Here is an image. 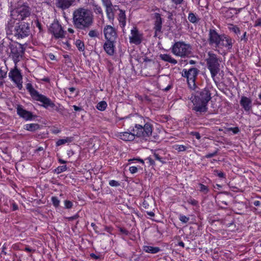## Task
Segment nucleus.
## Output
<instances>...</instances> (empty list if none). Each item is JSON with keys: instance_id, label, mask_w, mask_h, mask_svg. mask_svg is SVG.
<instances>
[{"instance_id": "nucleus-1", "label": "nucleus", "mask_w": 261, "mask_h": 261, "mask_svg": "<svg viewBox=\"0 0 261 261\" xmlns=\"http://www.w3.org/2000/svg\"><path fill=\"white\" fill-rule=\"evenodd\" d=\"M209 45L215 47V50L222 55L221 51H230L235 41L224 34H219L215 29L209 30L208 39Z\"/></svg>"}, {"instance_id": "nucleus-2", "label": "nucleus", "mask_w": 261, "mask_h": 261, "mask_svg": "<svg viewBox=\"0 0 261 261\" xmlns=\"http://www.w3.org/2000/svg\"><path fill=\"white\" fill-rule=\"evenodd\" d=\"M93 15L89 9L80 7L75 9L72 13V23L76 29L86 31L93 25Z\"/></svg>"}, {"instance_id": "nucleus-3", "label": "nucleus", "mask_w": 261, "mask_h": 261, "mask_svg": "<svg viewBox=\"0 0 261 261\" xmlns=\"http://www.w3.org/2000/svg\"><path fill=\"white\" fill-rule=\"evenodd\" d=\"M211 93L208 88H205L196 93L192 100L193 103L192 110L197 115L205 113L207 111V104L211 99Z\"/></svg>"}, {"instance_id": "nucleus-4", "label": "nucleus", "mask_w": 261, "mask_h": 261, "mask_svg": "<svg viewBox=\"0 0 261 261\" xmlns=\"http://www.w3.org/2000/svg\"><path fill=\"white\" fill-rule=\"evenodd\" d=\"M26 89L29 92L32 97L35 100L39 101L43 103V106L45 108L50 107L56 111H58V107L46 96L40 94L33 87L31 83H28L26 85Z\"/></svg>"}, {"instance_id": "nucleus-5", "label": "nucleus", "mask_w": 261, "mask_h": 261, "mask_svg": "<svg viewBox=\"0 0 261 261\" xmlns=\"http://www.w3.org/2000/svg\"><path fill=\"white\" fill-rule=\"evenodd\" d=\"M205 61L207 67L211 72V76L215 81L216 76L220 71L221 61L217 55L212 51L207 53Z\"/></svg>"}, {"instance_id": "nucleus-6", "label": "nucleus", "mask_w": 261, "mask_h": 261, "mask_svg": "<svg viewBox=\"0 0 261 261\" xmlns=\"http://www.w3.org/2000/svg\"><path fill=\"white\" fill-rule=\"evenodd\" d=\"M24 49L22 45L16 42H11L8 45L7 52L15 65L19 62L24 54Z\"/></svg>"}, {"instance_id": "nucleus-7", "label": "nucleus", "mask_w": 261, "mask_h": 261, "mask_svg": "<svg viewBox=\"0 0 261 261\" xmlns=\"http://www.w3.org/2000/svg\"><path fill=\"white\" fill-rule=\"evenodd\" d=\"M171 52L175 56L181 58L189 57L192 54V47L190 44H186L184 42L178 41L172 45Z\"/></svg>"}, {"instance_id": "nucleus-8", "label": "nucleus", "mask_w": 261, "mask_h": 261, "mask_svg": "<svg viewBox=\"0 0 261 261\" xmlns=\"http://www.w3.org/2000/svg\"><path fill=\"white\" fill-rule=\"evenodd\" d=\"M130 130L135 133L136 137L146 140L152 135V125L148 122L143 125L136 124Z\"/></svg>"}, {"instance_id": "nucleus-9", "label": "nucleus", "mask_w": 261, "mask_h": 261, "mask_svg": "<svg viewBox=\"0 0 261 261\" xmlns=\"http://www.w3.org/2000/svg\"><path fill=\"white\" fill-rule=\"evenodd\" d=\"M12 34L17 38L22 39L28 36L30 34V24L25 22H19L16 23L13 30H11Z\"/></svg>"}, {"instance_id": "nucleus-10", "label": "nucleus", "mask_w": 261, "mask_h": 261, "mask_svg": "<svg viewBox=\"0 0 261 261\" xmlns=\"http://www.w3.org/2000/svg\"><path fill=\"white\" fill-rule=\"evenodd\" d=\"M31 15V9L29 7L22 5L14 9L11 11L12 18L19 21L24 20Z\"/></svg>"}, {"instance_id": "nucleus-11", "label": "nucleus", "mask_w": 261, "mask_h": 261, "mask_svg": "<svg viewBox=\"0 0 261 261\" xmlns=\"http://www.w3.org/2000/svg\"><path fill=\"white\" fill-rule=\"evenodd\" d=\"M199 71L196 68H191L188 70L184 69L182 71V76L187 78L188 84L191 89L195 87V81Z\"/></svg>"}, {"instance_id": "nucleus-12", "label": "nucleus", "mask_w": 261, "mask_h": 261, "mask_svg": "<svg viewBox=\"0 0 261 261\" xmlns=\"http://www.w3.org/2000/svg\"><path fill=\"white\" fill-rule=\"evenodd\" d=\"M49 31L56 39L63 38L65 37V33L58 21L55 20L51 24Z\"/></svg>"}, {"instance_id": "nucleus-13", "label": "nucleus", "mask_w": 261, "mask_h": 261, "mask_svg": "<svg viewBox=\"0 0 261 261\" xmlns=\"http://www.w3.org/2000/svg\"><path fill=\"white\" fill-rule=\"evenodd\" d=\"M131 36H129V42L130 43L139 45L143 40V34L140 33L136 27H133L130 31Z\"/></svg>"}, {"instance_id": "nucleus-14", "label": "nucleus", "mask_w": 261, "mask_h": 261, "mask_svg": "<svg viewBox=\"0 0 261 261\" xmlns=\"http://www.w3.org/2000/svg\"><path fill=\"white\" fill-rule=\"evenodd\" d=\"M105 38L107 41H116L117 38L116 30L110 25H107L103 28Z\"/></svg>"}, {"instance_id": "nucleus-15", "label": "nucleus", "mask_w": 261, "mask_h": 261, "mask_svg": "<svg viewBox=\"0 0 261 261\" xmlns=\"http://www.w3.org/2000/svg\"><path fill=\"white\" fill-rule=\"evenodd\" d=\"M153 30L154 31V37H156L159 33H162L163 18L160 14L155 13L154 14Z\"/></svg>"}, {"instance_id": "nucleus-16", "label": "nucleus", "mask_w": 261, "mask_h": 261, "mask_svg": "<svg viewBox=\"0 0 261 261\" xmlns=\"http://www.w3.org/2000/svg\"><path fill=\"white\" fill-rule=\"evenodd\" d=\"M9 76L17 84V87L19 89L22 88V76L20 71L17 69H15L10 71L9 73Z\"/></svg>"}, {"instance_id": "nucleus-17", "label": "nucleus", "mask_w": 261, "mask_h": 261, "mask_svg": "<svg viewBox=\"0 0 261 261\" xmlns=\"http://www.w3.org/2000/svg\"><path fill=\"white\" fill-rule=\"evenodd\" d=\"M16 109L17 114L25 120H33L36 117L34 116L31 112L24 110L22 106L18 105Z\"/></svg>"}, {"instance_id": "nucleus-18", "label": "nucleus", "mask_w": 261, "mask_h": 261, "mask_svg": "<svg viewBox=\"0 0 261 261\" xmlns=\"http://www.w3.org/2000/svg\"><path fill=\"white\" fill-rule=\"evenodd\" d=\"M240 103L246 113H249L252 110V101L250 98L242 96L241 98Z\"/></svg>"}, {"instance_id": "nucleus-19", "label": "nucleus", "mask_w": 261, "mask_h": 261, "mask_svg": "<svg viewBox=\"0 0 261 261\" xmlns=\"http://www.w3.org/2000/svg\"><path fill=\"white\" fill-rule=\"evenodd\" d=\"M116 41H106L103 44L105 51L109 55L112 56L114 54L115 43Z\"/></svg>"}, {"instance_id": "nucleus-20", "label": "nucleus", "mask_w": 261, "mask_h": 261, "mask_svg": "<svg viewBox=\"0 0 261 261\" xmlns=\"http://www.w3.org/2000/svg\"><path fill=\"white\" fill-rule=\"evenodd\" d=\"M130 132H122L119 133L118 137L120 139L125 141H133L136 137V135L133 132L130 130Z\"/></svg>"}, {"instance_id": "nucleus-21", "label": "nucleus", "mask_w": 261, "mask_h": 261, "mask_svg": "<svg viewBox=\"0 0 261 261\" xmlns=\"http://www.w3.org/2000/svg\"><path fill=\"white\" fill-rule=\"evenodd\" d=\"M172 87V84L168 77H166L160 84V88L164 91H168Z\"/></svg>"}, {"instance_id": "nucleus-22", "label": "nucleus", "mask_w": 261, "mask_h": 261, "mask_svg": "<svg viewBox=\"0 0 261 261\" xmlns=\"http://www.w3.org/2000/svg\"><path fill=\"white\" fill-rule=\"evenodd\" d=\"M75 0H57V6L62 9L69 8L74 2Z\"/></svg>"}, {"instance_id": "nucleus-23", "label": "nucleus", "mask_w": 261, "mask_h": 261, "mask_svg": "<svg viewBox=\"0 0 261 261\" xmlns=\"http://www.w3.org/2000/svg\"><path fill=\"white\" fill-rule=\"evenodd\" d=\"M159 57L164 61L168 62L173 65H175L177 63V60L173 58L170 55L161 54Z\"/></svg>"}, {"instance_id": "nucleus-24", "label": "nucleus", "mask_w": 261, "mask_h": 261, "mask_svg": "<svg viewBox=\"0 0 261 261\" xmlns=\"http://www.w3.org/2000/svg\"><path fill=\"white\" fill-rule=\"evenodd\" d=\"M118 19L119 24L121 28H124L126 24V16L125 11L120 9L119 10V14L118 15Z\"/></svg>"}, {"instance_id": "nucleus-25", "label": "nucleus", "mask_w": 261, "mask_h": 261, "mask_svg": "<svg viewBox=\"0 0 261 261\" xmlns=\"http://www.w3.org/2000/svg\"><path fill=\"white\" fill-rule=\"evenodd\" d=\"M40 128V125L38 123H30L27 124L24 126V129L30 131L34 132Z\"/></svg>"}, {"instance_id": "nucleus-26", "label": "nucleus", "mask_w": 261, "mask_h": 261, "mask_svg": "<svg viewBox=\"0 0 261 261\" xmlns=\"http://www.w3.org/2000/svg\"><path fill=\"white\" fill-rule=\"evenodd\" d=\"M144 250L146 252L154 254L159 252L161 250V249L158 247L145 246H144Z\"/></svg>"}, {"instance_id": "nucleus-27", "label": "nucleus", "mask_w": 261, "mask_h": 261, "mask_svg": "<svg viewBox=\"0 0 261 261\" xmlns=\"http://www.w3.org/2000/svg\"><path fill=\"white\" fill-rule=\"evenodd\" d=\"M73 141V137H66L64 139H59L56 142V146H59L62 145H64L66 143H69Z\"/></svg>"}, {"instance_id": "nucleus-28", "label": "nucleus", "mask_w": 261, "mask_h": 261, "mask_svg": "<svg viewBox=\"0 0 261 261\" xmlns=\"http://www.w3.org/2000/svg\"><path fill=\"white\" fill-rule=\"evenodd\" d=\"M188 18L190 22L193 23H197L199 21V19L193 12H190L189 13Z\"/></svg>"}, {"instance_id": "nucleus-29", "label": "nucleus", "mask_w": 261, "mask_h": 261, "mask_svg": "<svg viewBox=\"0 0 261 261\" xmlns=\"http://www.w3.org/2000/svg\"><path fill=\"white\" fill-rule=\"evenodd\" d=\"M228 29L230 31L233 32L234 34L238 35L240 34L241 31L237 25H234L232 24H229Z\"/></svg>"}, {"instance_id": "nucleus-30", "label": "nucleus", "mask_w": 261, "mask_h": 261, "mask_svg": "<svg viewBox=\"0 0 261 261\" xmlns=\"http://www.w3.org/2000/svg\"><path fill=\"white\" fill-rule=\"evenodd\" d=\"M107 107V102L105 101H101L97 103L96 108L98 110L103 111L106 109Z\"/></svg>"}, {"instance_id": "nucleus-31", "label": "nucleus", "mask_w": 261, "mask_h": 261, "mask_svg": "<svg viewBox=\"0 0 261 261\" xmlns=\"http://www.w3.org/2000/svg\"><path fill=\"white\" fill-rule=\"evenodd\" d=\"M75 45L80 51H84L85 49V45L84 42L80 39L76 40L75 41Z\"/></svg>"}, {"instance_id": "nucleus-32", "label": "nucleus", "mask_w": 261, "mask_h": 261, "mask_svg": "<svg viewBox=\"0 0 261 261\" xmlns=\"http://www.w3.org/2000/svg\"><path fill=\"white\" fill-rule=\"evenodd\" d=\"M93 9L96 14H102V10L100 6L95 3L92 4Z\"/></svg>"}, {"instance_id": "nucleus-33", "label": "nucleus", "mask_w": 261, "mask_h": 261, "mask_svg": "<svg viewBox=\"0 0 261 261\" xmlns=\"http://www.w3.org/2000/svg\"><path fill=\"white\" fill-rule=\"evenodd\" d=\"M199 191L204 194H207L209 192V189L207 186H206L201 183L199 184Z\"/></svg>"}, {"instance_id": "nucleus-34", "label": "nucleus", "mask_w": 261, "mask_h": 261, "mask_svg": "<svg viewBox=\"0 0 261 261\" xmlns=\"http://www.w3.org/2000/svg\"><path fill=\"white\" fill-rule=\"evenodd\" d=\"M88 35L91 38L98 37L99 33L96 30H91L89 32Z\"/></svg>"}, {"instance_id": "nucleus-35", "label": "nucleus", "mask_w": 261, "mask_h": 261, "mask_svg": "<svg viewBox=\"0 0 261 261\" xmlns=\"http://www.w3.org/2000/svg\"><path fill=\"white\" fill-rule=\"evenodd\" d=\"M67 168L66 165H63L61 166H59L58 168H57L55 169V172L57 174L61 173V172H63L67 170Z\"/></svg>"}, {"instance_id": "nucleus-36", "label": "nucleus", "mask_w": 261, "mask_h": 261, "mask_svg": "<svg viewBox=\"0 0 261 261\" xmlns=\"http://www.w3.org/2000/svg\"><path fill=\"white\" fill-rule=\"evenodd\" d=\"M214 174L218 176L220 178H225V175L224 172L218 170H215L214 171Z\"/></svg>"}, {"instance_id": "nucleus-37", "label": "nucleus", "mask_w": 261, "mask_h": 261, "mask_svg": "<svg viewBox=\"0 0 261 261\" xmlns=\"http://www.w3.org/2000/svg\"><path fill=\"white\" fill-rule=\"evenodd\" d=\"M51 201L53 202V205L57 207L59 206L60 204V200L57 197L54 196L51 197Z\"/></svg>"}, {"instance_id": "nucleus-38", "label": "nucleus", "mask_w": 261, "mask_h": 261, "mask_svg": "<svg viewBox=\"0 0 261 261\" xmlns=\"http://www.w3.org/2000/svg\"><path fill=\"white\" fill-rule=\"evenodd\" d=\"M179 219L182 223H186L189 221L190 218L189 217H188L185 215H180L179 217Z\"/></svg>"}, {"instance_id": "nucleus-39", "label": "nucleus", "mask_w": 261, "mask_h": 261, "mask_svg": "<svg viewBox=\"0 0 261 261\" xmlns=\"http://www.w3.org/2000/svg\"><path fill=\"white\" fill-rule=\"evenodd\" d=\"M102 4L106 7H108L109 6H113L112 3L110 0H101Z\"/></svg>"}, {"instance_id": "nucleus-40", "label": "nucleus", "mask_w": 261, "mask_h": 261, "mask_svg": "<svg viewBox=\"0 0 261 261\" xmlns=\"http://www.w3.org/2000/svg\"><path fill=\"white\" fill-rule=\"evenodd\" d=\"M65 206L66 208H70L72 207L73 204L72 202L69 200H66L64 201Z\"/></svg>"}, {"instance_id": "nucleus-41", "label": "nucleus", "mask_w": 261, "mask_h": 261, "mask_svg": "<svg viewBox=\"0 0 261 261\" xmlns=\"http://www.w3.org/2000/svg\"><path fill=\"white\" fill-rule=\"evenodd\" d=\"M109 185L112 187H118L120 185V184L117 181L111 180L109 182Z\"/></svg>"}, {"instance_id": "nucleus-42", "label": "nucleus", "mask_w": 261, "mask_h": 261, "mask_svg": "<svg viewBox=\"0 0 261 261\" xmlns=\"http://www.w3.org/2000/svg\"><path fill=\"white\" fill-rule=\"evenodd\" d=\"M217 153H218V149H217L216 150H215L214 152H213L212 153L207 154L206 155H205V157L206 158H212V157L216 155L217 154Z\"/></svg>"}, {"instance_id": "nucleus-43", "label": "nucleus", "mask_w": 261, "mask_h": 261, "mask_svg": "<svg viewBox=\"0 0 261 261\" xmlns=\"http://www.w3.org/2000/svg\"><path fill=\"white\" fill-rule=\"evenodd\" d=\"M190 134L193 135V136H195V138L198 140H199L201 138V136L198 132H191Z\"/></svg>"}, {"instance_id": "nucleus-44", "label": "nucleus", "mask_w": 261, "mask_h": 261, "mask_svg": "<svg viewBox=\"0 0 261 261\" xmlns=\"http://www.w3.org/2000/svg\"><path fill=\"white\" fill-rule=\"evenodd\" d=\"M229 131H232L234 134H238L240 130L238 127H230L228 128Z\"/></svg>"}, {"instance_id": "nucleus-45", "label": "nucleus", "mask_w": 261, "mask_h": 261, "mask_svg": "<svg viewBox=\"0 0 261 261\" xmlns=\"http://www.w3.org/2000/svg\"><path fill=\"white\" fill-rule=\"evenodd\" d=\"M129 170L131 173L134 174L138 171V168L135 166H132L129 167Z\"/></svg>"}, {"instance_id": "nucleus-46", "label": "nucleus", "mask_w": 261, "mask_h": 261, "mask_svg": "<svg viewBox=\"0 0 261 261\" xmlns=\"http://www.w3.org/2000/svg\"><path fill=\"white\" fill-rule=\"evenodd\" d=\"M7 72L4 70H2L0 68V80H3L6 76Z\"/></svg>"}, {"instance_id": "nucleus-47", "label": "nucleus", "mask_w": 261, "mask_h": 261, "mask_svg": "<svg viewBox=\"0 0 261 261\" xmlns=\"http://www.w3.org/2000/svg\"><path fill=\"white\" fill-rule=\"evenodd\" d=\"M234 223L233 219H232L231 221H230V222H227V219L225 218L224 220V224H225L226 226L229 227L231 225H232Z\"/></svg>"}, {"instance_id": "nucleus-48", "label": "nucleus", "mask_w": 261, "mask_h": 261, "mask_svg": "<svg viewBox=\"0 0 261 261\" xmlns=\"http://www.w3.org/2000/svg\"><path fill=\"white\" fill-rule=\"evenodd\" d=\"M119 231L123 234H124L125 235H128V233H129V232L127 230H126L125 228H122V227H120L119 228Z\"/></svg>"}, {"instance_id": "nucleus-49", "label": "nucleus", "mask_w": 261, "mask_h": 261, "mask_svg": "<svg viewBox=\"0 0 261 261\" xmlns=\"http://www.w3.org/2000/svg\"><path fill=\"white\" fill-rule=\"evenodd\" d=\"M176 150L179 151H184L186 150V147L184 145H179L178 147L176 148Z\"/></svg>"}, {"instance_id": "nucleus-50", "label": "nucleus", "mask_w": 261, "mask_h": 261, "mask_svg": "<svg viewBox=\"0 0 261 261\" xmlns=\"http://www.w3.org/2000/svg\"><path fill=\"white\" fill-rule=\"evenodd\" d=\"M107 17L110 20H113L114 18V13H107Z\"/></svg>"}, {"instance_id": "nucleus-51", "label": "nucleus", "mask_w": 261, "mask_h": 261, "mask_svg": "<svg viewBox=\"0 0 261 261\" xmlns=\"http://www.w3.org/2000/svg\"><path fill=\"white\" fill-rule=\"evenodd\" d=\"M153 156L154 157L155 160H157L160 161L161 162H163V161L162 160V158L158 153H154L153 154Z\"/></svg>"}, {"instance_id": "nucleus-52", "label": "nucleus", "mask_w": 261, "mask_h": 261, "mask_svg": "<svg viewBox=\"0 0 261 261\" xmlns=\"http://www.w3.org/2000/svg\"><path fill=\"white\" fill-rule=\"evenodd\" d=\"M90 256H91V258H94L95 259H98L100 258L99 255H97L93 253H91L90 254Z\"/></svg>"}, {"instance_id": "nucleus-53", "label": "nucleus", "mask_w": 261, "mask_h": 261, "mask_svg": "<svg viewBox=\"0 0 261 261\" xmlns=\"http://www.w3.org/2000/svg\"><path fill=\"white\" fill-rule=\"evenodd\" d=\"M171 1L174 4L177 5L181 4L183 2L184 0H171Z\"/></svg>"}, {"instance_id": "nucleus-54", "label": "nucleus", "mask_w": 261, "mask_h": 261, "mask_svg": "<svg viewBox=\"0 0 261 261\" xmlns=\"http://www.w3.org/2000/svg\"><path fill=\"white\" fill-rule=\"evenodd\" d=\"M106 13H113L112 6H110V7L109 6L108 7H106Z\"/></svg>"}, {"instance_id": "nucleus-55", "label": "nucleus", "mask_w": 261, "mask_h": 261, "mask_svg": "<svg viewBox=\"0 0 261 261\" xmlns=\"http://www.w3.org/2000/svg\"><path fill=\"white\" fill-rule=\"evenodd\" d=\"M261 25V18H258L255 22V26Z\"/></svg>"}, {"instance_id": "nucleus-56", "label": "nucleus", "mask_w": 261, "mask_h": 261, "mask_svg": "<svg viewBox=\"0 0 261 261\" xmlns=\"http://www.w3.org/2000/svg\"><path fill=\"white\" fill-rule=\"evenodd\" d=\"M73 108L75 111H81L83 110L82 107H80L75 105L73 106Z\"/></svg>"}, {"instance_id": "nucleus-57", "label": "nucleus", "mask_w": 261, "mask_h": 261, "mask_svg": "<svg viewBox=\"0 0 261 261\" xmlns=\"http://www.w3.org/2000/svg\"><path fill=\"white\" fill-rule=\"evenodd\" d=\"M52 133L57 134L60 132V130L58 128H54L51 130Z\"/></svg>"}, {"instance_id": "nucleus-58", "label": "nucleus", "mask_w": 261, "mask_h": 261, "mask_svg": "<svg viewBox=\"0 0 261 261\" xmlns=\"http://www.w3.org/2000/svg\"><path fill=\"white\" fill-rule=\"evenodd\" d=\"M18 210V205L15 203H12V210L16 211Z\"/></svg>"}, {"instance_id": "nucleus-59", "label": "nucleus", "mask_w": 261, "mask_h": 261, "mask_svg": "<svg viewBox=\"0 0 261 261\" xmlns=\"http://www.w3.org/2000/svg\"><path fill=\"white\" fill-rule=\"evenodd\" d=\"M36 25L37 28L39 29L40 31L41 30V24L38 20L36 22Z\"/></svg>"}, {"instance_id": "nucleus-60", "label": "nucleus", "mask_w": 261, "mask_h": 261, "mask_svg": "<svg viewBox=\"0 0 261 261\" xmlns=\"http://www.w3.org/2000/svg\"><path fill=\"white\" fill-rule=\"evenodd\" d=\"M253 204L256 206H258L260 205V202L259 200H255L253 202Z\"/></svg>"}, {"instance_id": "nucleus-61", "label": "nucleus", "mask_w": 261, "mask_h": 261, "mask_svg": "<svg viewBox=\"0 0 261 261\" xmlns=\"http://www.w3.org/2000/svg\"><path fill=\"white\" fill-rule=\"evenodd\" d=\"M168 18L169 20H172L173 19V14H172V13L171 12H168Z\"/></svg>"}, {"instance_id": "nucleus-62", "label": "nucleus", "mask_w": 261, "mask_h": 261, "mask_svg": "<svg viewBox=\"0 0 261 261\" xmlns=\"http://www.w3.org/2000/svg\"><path fill=\"white\" fill-rule=\"evenodd\" d=\"M78 217H79L78 215H74L73 216L69 217V220H74V219H76Z\"/></svg>"}, {"instance_id": "nucleus-63", "label": "nucleus", "mask_w": 261, "mask_h": 261, "mask_svg": "<svg viewBox=\"0 0 261 261\" xmlns=\"http://www.w3.org/2000/svg\"><path fill=\"white\" fill-rule=\"evenodd\" d=\"M24 250L25 251H27V252H32V251H34L35 250H33L32 249H31V248L29 247H26L25 248H24Z\"/></svg>"}, {"instance_id": "nucleus-64", "label": "nucleus", "mask_w": 261, "mask_h": 261, "mask_svg": "<svg viewBox=\"0 0 261 261\" xmlns=\"http://www.w3.org/2000/svg\"><path fill=\"white\" fill-rule=\"evenodd\" d=\"M246 32H244L243 35L241 37V40H244V41H246L247 38H246Z\"/></svg>"}]
</instances>
